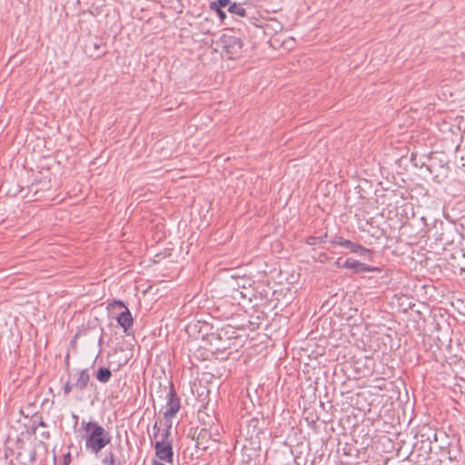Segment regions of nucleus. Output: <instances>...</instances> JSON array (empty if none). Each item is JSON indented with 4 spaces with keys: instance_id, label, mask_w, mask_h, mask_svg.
I'll return each mask as SVG.
<instances>
[{
    "instance_id": "1",
    "label": "nucleus",
    "mask_w": 465,
    "mask_h": 465,
    "mask_svg": "<svg viewBox=\"0 0 465 465\" xmlns=\"http://www.w3.org/2000/svg\"><path fill=\"white\" fill-rule=\"evenodd\" d=\"M189 436L194 440V452L196 459L205 460V456L211 455L216 450L221 440V433L216 425L191 428Z\"/></svg>"
},
{
    "instance_id": "2",
    "label": "nucleus",
    "mask_w": 465,
    "mask_h": 465,
    "mask_svg": "<svg viewBox=\"0 0 465 465\" xmlns=\"http://www.w3.org/2000/svg\"><path fill=\"white\" fill-rule=\"evenodd\" d=\"M240 338L237 329L231 325L223 326L203 337L209 345L208 351L213 355L236 348Z\"/></svg>"
},
{
    "instance_id": "3",
    "label": "nucleus",
    "mask_w": 465,
    "mask_h": 465,
    "mask_svg": "<svg viewBox=\"0 0 465 465\" xmlns=\"http://www.w3.org/2000/svg\"><path fill=\"white\" fill-rule=\"evenodd\" d=\"M112 435L109 430L95 421L89 420V451L98 458L102 450L111 445Z\"/></svg>"
},
{
    "instance_id": "4",
    "label": "nucleus",
    "mask_w": 465,
    "mask_h": 465,
    "mask_svg": "<svg viewBox=\"0 0 465 465\" xmlns=\"http://www.w3.org/2000/svg\"><path fill=\"white\" fill-rule=\"evenodd\" d=\"M218 45L222 49V55L228 60L237 59L242 55L243 42L233 32L223 34L220 37Z\"/></svg>"
},
{
    "instance_id": "5",
    "label": "nucleus",
    "mask_w": 465,
    "mask_h": 465,
    "mask_svg": "<svg viewBox=\"0 0 465 465\" xmlns=\"http://www.w3.org/2000/svg\"><path fill=\"white\" fill-rule=\"evenodd\" d=\"M267 426L268 421L263 416L250 419L241 430L245 442L261 443V437L265 434Z\"/></svg>"
},
{
    "instance_id": "6",
    "label": "nucleus",
    "mask_w": 465,
    "mask_h": 465,
    "mask_svg": "<svg viewBox=\"0 0 465 465\" xmlns=\"http://www.w3.org/2000/svg\"><path fill=\"white\" fill-rule=\"evenodd\" d=\"M266 460V452L261 443L245 442L241 453L242 465H262Z\"/></svg>"
},
{
    "instance_id": "7",
    "label": "nucleus",
    "mask_w": 465,
    "mask_h": 465,
    "mask_svg": "<svg viewBox=\"0 0 465 465\" xmlns=\"http://www.w3.org/2000/svg\"><path fill=\"white\" fill-rule=\"evenodd\" d=\"M331 243L334 246H341L347 249L350 252L357 253L361 256H371L373 254V251L364 246L356 243L351 240H347L344 237L336 234L331 240Z\"/></svg>"
},
{
    "instance_id": "8",
    "label": "nucleus",
    "mask_w": 465,
    "mask_h": 465,
    "mask_svg": "<svg viewBox=\"0 0 465 465\" xmlns=\"http://www.w3.org/2000/svg\"><path fill=\"white\" fill-rule=\"evenodd\" d=\"M110 449L105 451V455L102 458L101 462L103 465H124L125 460L123 456V447L119 443L117 447L113 448L112 444Z\"/></svg>"
},
{
    "instance_id": "9",
    "label": "nucleus",
    "mask_w": 465,
    "mask_h": 465,
    "mask_svg": "<svg viewBox=\"0 0 465 465\" xmlns=\"http://www.w3.org/2000/svg\"><path fill=\"white\" fill-rule=\"evenodd\" d=\"M155 456L159 460L173 463V443L164 440H156L154 443Z\"/></svg>"
},
{
    "instance_id": "10",
    "label": "nucleus",
    "mask_w": 465,
    "mask_h": 465,
    "mask_svg": "<svg viewBox=\"0 0 465 465\" xmlns=\"http://www.w3.org/2000/svg\"><path fill=\"white\" fill-rule=\"evenodd\" d=\"M169 391L167 395V410L164 411L165 417H174L181 409V399L178 397L173 381H170Z\"/></svg>"
},
{
    "instance_id": "11",
    "label": "nucleus",
    "mask_w": 465,
    "mask_h": 465,
    "mask_svg": "<svg viewBox=\"0 0 465 465\" xmlns=\"http://www.w3.org/2000/svg\"><path fill=\"white\" fill-rule=\"evenodd\" d=\"M344 264L345 269L351 270L353 273L381 271L379 267L371 266L351 258L344 260Z\"/></svg>"
},
{
    "instance_id": "12",
    "label": "nucleus",
    "mask_w": 465,
    "mask_h": 465,
    "mask_svg": "<svg viewBox=\"0 0 465 465\" xmlns=\"http://www.w3.org/2000/svg\"><path fill=\"white\" fill-rule=\"evenodd\" d=\"M115 320L117 323L124 329V332L126 335H130L134 325V318L132 316L130 310L128 308H125V310L121 312L115 317Z\"/></svg>"
},
{
    "instance_id": "13",
    "label": "nucleus",
    "mask_w": 465,
    "mask_h": 465,
    "mask_svg": "<svg viewBox=\"0 0 465 465\" xmlns=\"http://www.w3.org/2000/svg\"><path fill=\"white\" fill-rule=\"evenodd\" d=\"M232 297L241 304L242 302L244 301L251 302L252 298L255 297V294L251 286L245 287V285L242 284L241 287L239 286L237 289L233 290Z\"/></svg>"
},
{
    "instance_id": "14",
    "label": "nucleus",
    "mask_w": 465,
    "mask_h": 465,
    "mask_svg": "<svg viewBox=\"0 0 465 465\" xmlns=\"http://www.w3.org/2000/svg\"><path fill=\"white\" fill-rule=\"evenodd\" d=\"M251 7L245 8L244 4L232 2L229 6V13L240 17H250Z\"/></svg>"
},
{
    "instance_id": "15",
    "label": "nucleus",
    "mask_w": 465,
    "mask_h": 465,
    "mask_svg": "<svg viewBox=\"0 0 465 465\" xmlns=\"http://www.w3.org/2000/svg\"><path fill=\"white\" fill-rule=\"evenodd\" d=\"M87 385V373L86 370H83L80 373V376L76 382L74 384H70L67 382L64 386V392L68 393L72 391L73 388L78 389V390H84Z\"/></svg>"
},
{
    "instance_id": "16",
    "label": "nucleus",
    "mask_w": 465,
    "mask_h": 465,
    "mask_svg": "<svg viewBox=\"0 0 465 465\" xmlns=\"http://www.w3.org/2000/svg\"><path fill=\"white\" fill-rule=\"evenodd\" d=\"M97 381H99L102 383H106L109 381L112 371L109 368L101 367L97 370V371L94 374Z\"/></svg>"
},
{
    "instance_id": "17",
    "label": "nucleus",
    "mask_w": 465,
    "mask_h": 465,
    "mask_svg": "<svg viewBox=\"0 0 465 465\" xmlns=\"http://www.w3.org/2000/svg\"><path fill=\"white\" fill-rule=\"evenodd\" d=\"M93 45H94V53L89 55L90 57H94L96 59V58L103 56L107 52L106 45L104 44L102 41L95 42L93 44Z\"/></svg>"
},
{
    "instance_id": "18",
    "label": "nucleus",
    "mask_w": 465,
    "mask_h": 465,
    "mask_svg": "<svg viewBox=\"0 0 465 465\" xmlns=\"http://www.w3.org/2000/svg\"><path fill=\"white\" fill-rule=\"evenodd\" d=\"M232 0H215L210 3L211 9H224L229 11V6L232 4Z\"/></svg>"
},
{
    "instance_id": "19",
    "label": "nucleus",
    "mask_w": 465,
    "mask_h": 465,
    "mask_svg": "<svg viewBox=\"0 0 465 465\" xmlns=\"http://www.w3.org/2000/svg\"><path fill=\"white\" fill-rule=\"evenodd\" d=\"M328 234L325 232L324 234L321 236H309L306 239V243L309 245H316L318 243H323L327 241Z\"/></svg>"
},
{
    "instance_id": "20",
    "label": "nucleus",
    "mask_w": 465,
    "mask_h": 465,
    "mask_svg": "<svg viewBox=\"0 0 465 465\" xmlns=\"http://www.w3.org/2000/svg\"><path fill=\"white\" fill-rule=\"evenodd\" d=\"M374 385L373 388L378 389L380 391H385L387 390L385 380L383 378H375L373 380Z\"/></svg>"
},
{
    "instance_id": "21",
    "label": "nucleus",
    "mask_w": 465,
    "mask_h": 465,
    "mask_svg": "<svg viewBox=\"0 0 465 465\" xmlns=\"http://www.w3.org/2000/svg\"><path fill=\"white\" fill-rule=\"evenodd\" d=\"M82 440L85 441V447L87 448V422L83 420L80 428Z\"/></svg>"
},
{
    "instance_id": "22",
    "label": "nucleus",
    "mask_w": 465,
    "mask_h": 465,
    "mask_svg": "<svg viewBox=\"0 0 465 465\" xmlns=\"http://www.w3.org/2000/svg\"><path fill=\"white\" fill-rule=\"evenodd\" d=\"M164 440L166 442L173 443V439L171 437V430H168V428H163L162 433H161V440Z\"/></svg>"
},
{
    "instance_id": "23",
    "label": "nucleus",
    "mask_w": 465,
    "mask_h": 465,
    "mask_svg": "<svg viewBox=\"0 0 465 465\" xmlns=\"http://www.w3.org/2000/svg\"><path fill=\"white\" fill-rule=\"evenodd\" d=\"M394 196H399L402 200H408L409 197H411L410 193L407 191H403L401 189L394 190L393 192Z\"/></svg>"
},
{
    "instance_id": "24",
    "label": "nucleus",
    "mask_w": 465,
    "mask_h": 465,
    "mask_svg": "<svg viewBox=\"0 0 465 465\" xmlns=\"http://www.w3.org/2000/svg\"><path fill=\"white\" fill-rule=\"evenodd\" d=\"M210 353L211 352L208 351V348H206V349H198L196 351L195 355H196L197 358H202L203 360H206Z\"/></svg>"
},
{
    "instance_id": "25",
    "label": "nucleus",
    "mask_w": 465,
    "mask_h": 465,
    "mask_svg": "<svg viewBox=\"0 0 465 465\" xmlns=\"http://www.w3.org/2000/svg\"><path fill=\"white\" fill-rule=\"evenodd\" d=\"M161 428L158 424V421H155V423L153 426V438L156 439L160 435Z\"/></svg>"
},
{
    "instance_id": "26",
    "label": "nucleus",
    "mask_w": 465,
    "mask_h": 465,
    "mask_svg": "<svg viewBox=\"0 0 465 465\" xmlns=\"http://www.w3.org/2000/svg\"><path fill=\"white\" fill-rule=\"evenodd\" d=\"M173 417H165V413H163V425H164V428H168V430H171L172 429V419Z\"/></svg>"
},
{
    "instance_id": "27",
    "label": "nucleus",
    "mask_w": 465,
    "mask_h": 465,
    "mask_svg": "<svg viewBox=\"0 0 465 465\" xmlns=\"http://www.w3.org/2000/svg\"><path fill=\"white\" fill-rule=\"evenodd\" d=\"M212 10L217 14V15L219 16V18L222 22L224 21V19L226 18V13L223 11V9H212Z\"/></svg>"
},
{
    "instance_id": "28",
    "label": "nucleus",
    "mask_w": 465,
    "mask_h": 465,
    "mask_svg": "<svg viewBox=\"0 0 465 465\" xmlns=\"http://www.w3.org/2000/svg\"><path fill=\"white\" fill-rule=\"evenodd\" d=\"M111 306L113 308H120V309H124L127 308L125 303L123 302V301H114L113 303H111Z\"/></svg>"
},
{
    "instance_id": "29",
    "label": "nucleus",
    "mask_w": 465,
    "mask_h": 465,
    "mask_svg": "<svg viewBox=\"0 0 465 465\" xmlns=\"http://www.w3.org/2000/svg\"><path fill=\"white\" fill-rule=\"evenodd\" d=\"M335 266L338 268V269H345L346 266L344 264V261L342 260L341 257L338 258L336 260V262H334Z\"/></svg>"
},
{
    "instance_id": "30",
    "label": "nucleus",
    "mask_w": 465,
    "mask_h": 465,
    "mask_svg": "<svg viewBox=\"0 0 465 465\" xmlns=\"http://www.w3.org/2000/svg\"><path fill=\"white\" fill-rule=\"evenodd\" d=\"M40 436L42 438V440H48L50 438V434L46 430L40 431Z\"/></svg>"
},
{
    "instance_id": "31",
    "label": "nucleus",
    "mask_w": 465,
    "mask_h": 465,
    "mask_svg": "<svg viewBox=\"0 0 465 465\" xmlns=\"http://www.w3.org/2000/svg\"><path fill=\"white\" fill-rule=\"evenodd\" d=\"M355 362H374L373 359L371 358H369V357H363V358H361V359H358L357 361H355Z\"/></svg>"
},
{
    "instance_id": "32",
    "label": "nucleus",
    "mask_w": 465,
    "mask_h": 465,
    "mask_svg": "<svg viewBox=\"0 0 465 465\" xmlns=\"http://www.w3.org/2000/svg\"><path fill=\"white\" fill-rule=\"evenodd\" d=\"M327 260H328V255L326 253H320L319 262H324Z\"/></svg>"
},
{
    "instance_id": "33",
    "label": "nucleus",
    "mask_w": 465,
    "mask_h": 465,
    "mask_svg": "<svg viewBox=\"0 0 465 465\" xmlns=\"http://www.w3.org/2000/svg\"><path fill=\"white\" fill-rule=\"evenodd\" d=\"M39 427H44V428H45V423L43 420H41V421L38 423V425L35 428V432L38 430Z\"/></svg>"
},
{
    "instance_id": "34",
    "label": "nucleus",
    "mask_w": 465,
    "mask_h": 465,
    "mask_svg": "<svg viewBox=\"0 0 465 465\" xmlns=\"http://www.w3.org/2000/svg\"><path fill=\"white\" fill-rule=\"evenodd\" d=\"M152 465H165V464H163V462H161L157 460H153Z\"/></svg>"
},
{
    "instance_id": "35",
    "label": "nucleus",
    "mask_w": 465,
    "mask_h": 465,
    "mask_svg": "<svg viewBox=\"0 0 465 465\" xmlns=\"http://www.w3.org/2000/svg\"><path fill=\"white\" fill-rule=\"evenodd\" d=\"M232 354V351H229L225 357H222V359L227 360L230 355Z\"/></svg>"
},
{
    "instance_id": "36",
    "label": "nucleus",
    "mask_w": 465,
    "mask_h": 465,
    "mask_svg": "<svg viewBox=\"0 0 465 465\" xmlns=\"http://www.w3.org/2000/svg\"><path fill=\"white\" fill-rule=\"evenodd\" d=\"M102 340H103V336H102V334H101V335L99 336V338H98V342L100 343V342L102 341Z\"/></svg>"
},
{
    "instance_id": "37",
    "label": "nucleus",
    "mask_w": 465,
    "mask_h": 465,
    "mask_svg": "<svg viewBox=\"0 0 465 465\" xmlns=\"http://www.w3.org/2000/svg\"><path fill=\"white\" fill-rule=\"evenodd\" d=\"M411 162H414L413 154H411Z\"/></svg>"
}]
</instances>
